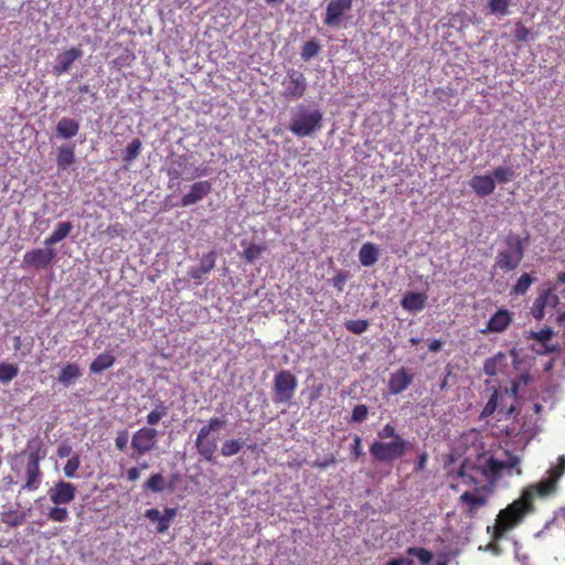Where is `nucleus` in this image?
<instances>
[{
	"label": "nucleus",
	"instance_id": "1",
	"mask_svg": "<svg viewBox=\"0 0 565 565\" xmlns=\"http://www.w3.org/2000/svg\"><path fill=\"white\" fill-rule=\"evenodd\" d=\"M565 472V456L559 455L556 465L550 468L546 477L534 484L526 487L519 499L499 511L498 535H501L508 529H515L520 525L527 514L535 511L534 498H545L553 495L557 491V483Z\"/></svg>",
	"mask_w": 565,
	"mask_h": 565
},
{
	"label": "nucleus",
	"instance_id": "2",
	"mask_svg": "<svg viewBox=\"0 0 565 565\" xmlns=\"http://www.w3.org/2000/svg\"><path fill=\"white\" fill-rule=\"evenodd\" d=\"M505 456V459H498L491 455L486 458L480 471L487 484L476 488L473 492H465L460 495V503L466 508V513L469 516H475L480 508L487 505L489 494L493 491V487L503 473L507 476H513V473L521 476L520 457L508 451Z\"/></svg>",
	"mask_w": 565,
	"mask_h": 565
},
{
	"label": "nucleus",
	"instance_id": "3",
	"mask_svg": "<svg viewBox=\"0 0 565 565\" xmlns=\"http://www.w3.org/2000/svg\"><path fill=\"white\" fill-rule=\"evenodd\" d=\"M530 238L527 233L522 237L513 231H509L500 242L494 268L504 273L515 270L524 257Z\"/></svg>",
	"mask_w": 565,
	"mask_h": 565
},
{
	"label": "nucleus",
	"instance_id": "4",
	"mask_svg": "<svg viewBox=\"0 0 565 565\" xmlns=\"http://www.w3.org/2000/svg\"><path fill=\"white\" fill-rule=\"evenodd\" d=\"M28 455L25 467V483L22 486L23 491H36L42 483L43 472L41 470V460L45 458L43 450V441L39 437H33L26 443V449L21 456Z\"/></svg>",
	"mask_w": 565,
	"mask_h": 565
},
{
	"label": "nucleus",
	"instance_id": "5",
	"mask_svg": "<svg viewBox=\"0 0 565 565\" xmlns=\"http://www.w3.org/2000/svg\"><path fill=\"white\" fill-rule=\"evenodd\" d=\"M413 445L411 441L404 439V437H397L388 441L374 440L370 445V455L372 458L380 462H392L397 459L404 458L407 452L412 449Z\"/></svg>",
	"mask_w": 565,
	"mask_h": 565
},
{
	"label": "nucleus",
	"instance_id": "6",
	"mask_svg": "<svg viewBox=\"0 0 565 565\" xmlns=\"http://www.w3.org/2000/svg\"><path fill=\"white\" fill-rule=\"evenodd\" d=\"M323 114L317 109L299 106L292 114L289 130L298 137L311 136L321 128Z\"/></svg>",
	"mask_w": 565,
	"mask_h": 565
},
{
	"label": "nucleus",
	"instance_id": "7",
	"mask_svg": "<svg viewBox=\"0 0 565 565\" xmlns=\"http://www.w3.org/2000/svg\"><path fill=\"white\" fill-rule=\"evenodd\" d=\"M225 419L213 417L203 425L196 436L195 447L198 454L206 461H214L217 449V437H211L212 433L222 429L225 426Z\"/></svg>",
	"mask_w": 565,
	"mask_h": 565
},
{
	"label": "nucleus",
	"instance_id": "8",
	"mask_svg": "<svg viewBox=\"0 0 565 565\" xmlns=\"http://www.w3.org/2000/svg\"><path fill=\"white\" fill-rule=\"evenodd\" d=\"M298 385L297 377L290 370H280L274 376L273 402L275 404L289 403L292 401Z\"/></svg>",
	"mask_w": 565,
	"mask_h": 565
},
{
	"label": "nucleus",
	"instance_id": "9",
	"mask_svg": "<svg viewBox=\"0 0 565 565\" xmlns=\"http://www.w3.org/2000/svg\"><path fill=\"white\" fill-rule=\"evenodd\" d=\"M515 395L516 386L513 388L512 394H509L507 388L502 391L495 390L492 396H490L489 401L483 406L481 417L488 418L498 411V414L500 416L498 420L508 419L515 413L516 408L514 404L507 405L504 403V398L514 397Z\"/></svg>",
	"mask_w": 565,
	"mask_h": 565
},
{
	"label": "nucleus",
	"instance_id": "10",
	"mask_svg": "<svg viewBox=\"0 0 565 565\" xmlns=\"http://www.w3.org/2000/svg\"><path fill=\"white\" fill-rule=\"evenodd\" d=\"M281 96L287 100H298L306 95L308 82L302 72L289 68L281 82Z\"/></svg>",
	"mask_w": 565,
	"mask_h": 565
},
{
	"label": "nucleus",
	"instance_id": "11",
	"mask_svg": "<svg viewBox=\"0 0 565 565\" xmlns=\"http://www.w3.org/2000/svg\"><path fill=\"white\" fill-rule=\"evenodd\" d=\"M159 431L154 427H141L132 434V448L137 456H143L156 447Z\"/></svg>",
	"mask_w": 565,
	"mask_h": 565
},
{
	"label": "nucleus",
	"instance_id": "12",
	"mask_svg": "<svg viewBox=\"0 0 565 565\" xmlns=\"http://www.w3.org/2000/svg\"><path fill=\"white\" fill-rule=\"evenodd\" d=\"M352 3L353 0H330L327 4L323 23L328 26H339L351 10Z\"/></svg>",
	"mask_w": 565,
	"mask_h": 565
},
{
	"label": "nucleus",
	"instance_id": "13",
	"mask_svg": "<svg viewBox=\"0 0 565 565\" xmlns=\"http://www.w3.org/2000/svg\"><path fill=\"white\" fill-rule=\"evenodd\" d=\"M47 494L54 505H65L76 498V486L61 480L47 490Z\"/></svg>",
	"mask_w": 565,
	"mask_h": 565
},
{
	"label": "nucleus",
	"instance_id": "14",
	"mask_svg": "<svg viewBox=\"0 0 565 565\" xmlns=\"http://www.w3.org/2000/svg\"><path fill=\"white\" fill-rule=\"evenodd\" d=\"M558 301L559 298L554 294L552 288L543 290L535 298L533 307L530 309V313H532L533 317L540 321L544 318L545 308H555L558 305Z\"/></svg>",
	"mask_w": 565,
	"mask_h": 565
},
{
	"label": "nucleus",
	"instance_id": "15",
	"mask_svg": "<svg viewBox=\"0 0 565 565\" xmlns=\"http://www.w3.org/2000/svg\"><path fill=\"white\" fill-rule=\"evenodd\" d=\"M189 159L185 154L178 156L173 161L170 168L167 170V175L170 178V181L179 180L182 174L190 172L191 175L185 179L191 180L198 178L202 174V171L199 168H194L193 170L189 169Z\"/></svg>",
	"mask_w": 565,
	"mask_h": 565
},
{
	"label": "nucleus",
	"instance_id": "16",
	"mask_svg": "<svg viewBox=\"0 0 565 565\" xmlns=\"http://www.w3.org/2000/svg\"><path fill=\"white\" fill-rule=\"evenodd\" d=\"M513 319L514 315L512 312L507 309H499L490 316L486 328L481 332H503L513 323Z\"/></svg>",
	"mask_w": 565,
	"mask_h": 565
},
{
	"label": "nucleus",
	"instance_id": "17",
	"mask_svg": "<svg viewBox=\"0 0 565 565\" xmlns=\"http://www.w3.org/2000/svg\"><path fill=\"white\" fill-rule=\"evenodd\" d=\"M212 191L210 181L195 182L190 192L185 193L181 199V206H191L207 196Z\"/></svg>",
	"mask_w": 565,
	"mask_h": 565
},
{
	"label": "nucleus",
	"instance_id": "18",
	"mask_svg": "<svg viewBox=\"0 0 565 565\" xmlns=\"http://www.w3.org/2000/svg\"><path fill=\"white\" fill-rule=\"evenodd\" d=\"M413 375L405 366L393 372L388 380V391L391 394L397 395L404 392L412 383Z\"/></svg>",
	"mask_w": 565,
	"mask_h": 565
},
{
	"label": "nucleus",
	"instance_id": "19",
	"mask_svg": "<svg viewBox=\"0 0 565 565\" xmlns=\"http://www.w3.org/2000/svg\"><path fill=\"white\" fill-rule=\"evenodd\" d=\"M53 258L54 252L51 248L32 249L24 255V262L38 269L46 268Z\"/></svg>",
	"mask_w": 565,
	"mask_h": 565
},
{
	"label": "nucleus",
	"instance_id": "20",
	"mask_svg": "<svg viewBox=\"0 0 565 565\" xmlns=\"http://www.w3.org/2000/svg\"><path fill=\"white\" fill-rule=\"evenodd\" d=\"M216 263V252L211 250L201 258L199 267H192L188 270V276L191 277L196 284H201L203 276L212 271Z\"/></svg>",
	"mask_w": 565,
	"mask_h": 565
},
{
	"label": "nucleus",
	"instance_id": "21",
	"mask_svg": "<svg viewBox=\"0 0 565 565\" xmlns=\"http://www.w3.org/2000/svg\"><path fill=\"white\" fill-rule=\"evenodd\" d=\"M469 186L480 198L490 195L497 188L495 181L489 174L475 175L470 179Z\"/></svg>",
	"mask_w": 565,
	"mask_h": 565
},
{
	"label": "nucleus",
	"instance_id": "22",
	"mask_svg": "<svg viewBox=\"0 0 565 565\" xmlns=\"http://www.w3.org/2000/svg\"><path fill=\"white\" fill-rule=\"evenodd\" d=\"M83 52L78 47H71L61 53L57 57V65L53 66L54 74L62 75L66 73L70 70L71 64L81 58Z\"/></svg>",
	"mask_w": 565,
	"mask_h": 565
},
{
	"label": "nucleus",
	"instance_id": "23",
	"mask_svg": "<svg viewBox=\"0 0 565 565\" xmlns=\"http://www.w3.org/2000/svg\"><path fill=\"white\" fill-rule=\"evenodd\" d=\"M483 466V462L480 465H469L467 460L462 461L457 476L461 478L462 483L467 487L478 488L479 481L477 475L481 476L480 468Z\"/></svg>",
	"mask_w": 565,
	"mask_h": 565
},
{
	"label": "nucleus",
	"instance_id": "24",
	"mask_svg": "<svg viewBox=\"0 0 565 565\" xmlns=\"http://www.w3.org/2000/svg\"><path fill=\"white\" fill-rule=\"evenodd\" d=\"M427 296L420 292H406L401 305L404 310L411 313H418L426 307Z\"/></svg>",
	"mask_w": 565,
	"mask_h": 565
},
{
	"label": "nucleus",
	"instance_id": "25",
	"mask_svg": "<svg viewBox=\"0 0 565 565\" xmlns=\"http://www.w3.org/2000/svg\"><path fill=\"white\" fill-rule=\"evenodd\" d=\"M79 121L75 118L63 117L60 119L57 127H55V131L57 135L64 139H68L75 137L79 132Z\"/></svg>",
	"mask_w": 565,
	"mask_h": 565
},
{
	"label": "nucleus",
	"instance_id": "26",
	"mask_svg": "<svg viewBox=\"0 0 565 565\" xmlns=\"http://www.w3.org/2000/svg\"><path fill=\"white\" fill-rule=\"evenodd\" d=\"M505 354L498 352L495 355L488 358L483 363V372L488 376H495L500 370L505 366Z\"/></svg>",
	"mask_w": 565,
	"mask_h": 565
},
{
	"label": "nucleus",
	"instance_id": "27",
	"mask_svg": "<svg viewBox=\"0 0 565 565\" xmlns=\"http://www.w3.org/2000/svg\"><path fill=\"white\" fill-rule=\"evenodd\" d=\"M379 249L374 243H364L362 247H360V253H358V258L363 266L370 267L377 262Z\"/></svg>",
	"mask_w": 565,
	"mask_h": 565
},
{
	"label": "nucleus",
	"instance_id": "28",
	"mask_svg": "<svg viewBox=\"0 0 565 565\" xmlns=\"http://www.w3.org/2000/svg\"><path fill=\"white\" fill-rule=\"evenodd\" d=\"M116 363V358L108 352H103L94 359L89 365L90 373L100 374Z\"/></svg>",
	"mask_w": 565,
	"mask_h": 565
},
{
	"label": "nucleus",
	"instance_id": "29",
	"mask_svg": "<svg viewBox=\"0 0 565 565\" xmlns=\"http://www.w3.org/2000/svg\"><path fill=\"white\" fill-rule=\"evenodd\" d=\"M554 335V331L551 328H544L540 331H530V334H527V339H533L542 343V351L541 353H551L556 350V347L547 345L546 341L551 340Z\"/></svg>",
	"mask_w": 565,
	"mask_h": 565
},
{
	"label": "nucleus",
	"instance_id": "30",
	"mask_svg": "<svg viewBox=\"0 0 565 565\" xmlns=\"http://www.w3.org/2000/svg\"><path fill=\"white\" fill-rule=\"evenodd\" d=\"M72 227H73V225L71 222L60 223L57 226H55V230L53 231V233L49 237H46V239L44 241V244L46 246L53 245V244H58V242L64 241L70 235Z\"/></svg>",
	"mask_w": 565,
	"mask_h": 565
},
{
	"label": "nucleus",
	"instance_id": "31",
	"mask_svg": "<svg viewBox=\"0 0 565 565\" xmlns=\"http://www.w3.org/2000/svg\"><path fill=\"white\" fill-rule=\"evenodd\" d=\"M142 488L143 491H151L152 493H162V491H167L163 475L161 472H154L152 476L148 477Z\"/></svg>",
	"mask_w": 565,
	"mask_h": 565
},
{
	"label": "nucleus",
	"instance_id": "32",
	"mask_svg": "<svg viewBox=\"0 0 565 565\" xmlns=\"http://www.w3.org/2000/svg\"><path fill=\"white\" fill-rule=\"evenodd\" d=\"M81 367L76 363H68L62 369L58 381L61 384L68 386L81 376Z\"/></svg>",
	"mask_w": 565,
	"mask_h": 565
},
{
	"label": "nucleus",
	"instance_id": "33",
	"mask_svg": "<svg viewBox=\"0 0 565 565\" xmlns=\"http://www.w3.org/2000/svg\"><path fill=\"white\" fill-rule=\"evenodd\" d=\"M244 445V439H225L221 446V455L224 458H231V456H236L242 450Z\"/></svg>",
	"mask_w": 565,
	"mask_h": 565
},
{
	"label": "nucleus",
	"instance_id": "34",
	"mask_svg": "<svg viewBox=\"0 0 565 565\" xmlns=\"http://www.w3.org/2000/svg\"><path fill=\"white\" fill-rule=\"evenodd\" d=\"M535 278L531 274H522L521 277L516 280L515 285L512 288V296H524L527 290L531 288Z\"/></svg>",
	"mask_w": 565,
	"mask_h": 565
},
{
	"label": "nucleus",
	"instance_id": "35",
	"mask_svg": "<svg viewBox=\"0 0 565 565\" xmlns=\"http://www.w3.org/2000/svg\"><path fill=\"white\" fill-rule=\"evenodd\" d=\"M499 514L495 519V524L493 526H488L487 532L490 535V539H492V542L489 543L488 550L498 553L499 552V542L507 535L508 532L512 531L513 529L505 530L501 535H498V529H499Z\"/></svg>",
	"mask_w": 565,
	"mask_h": 565
},
{
	"label": "nucleus",
	"instance_id": "36",
	"mask_svg": "<svg viewBox=\"0 0 565 565\" xmlns=\"http://www.w3.org/2000/svg\"><path fill=\"white\" fill-rule=\"evenodd\" d=\"M145 516L149 521L158 522V525H157L158 533H164L171 526V521L163 519L161 516L160 510H157V509L147 510V511H145Z\"/></svg>",
	"mask_w": 565,
	"mask_h": 565
},
{
	"label": "nucleus",
	"instance_id": "37",
	"mask_svg": "<svg viewBox=\"0 0 565 565\" xmlns=\"http://www.w3.org/2000/svg\"><path fill=\"white\" fill-rule=\"evenodd\" d=\"M1 520L10 527H17L24 523L25 514L18 510H9L2 513Z\"/></svg>",
	"mask_w": 565,
	"mask_h": 565
},
{
	"label": "nucleus",
	"instance_id": "38",
	"mask_svg": "<svg viewBox=\"0 0 565 565\" xmlns=\"http://www.w3.org/2000/svg\"><path fill=\"white\" fill-rule=\"evenodd\" d=\"M511 0H489L488 12L493 15L504 17L510 13Z\"/></svg>",
	"mask_w": 565,
	"mask_h": 565
},
{
	"label": "nucleus",
	"instance_id": "39",
	"mask_svg": "<svg viewBox=\"0 0 565 565\" xmlns=\"http://www.w3.org/2000/svg\"><path fill=\"white\" fill-rule=\"evenodd\" d=\"M168 413V407L164 405L163 402H160L156 405L153 409H151L147 417V424L150 426L157 425Z\"/></svg>",
	"mask_w": 565,
	"mask_h": 565
},
{
	"label": "nucleus",
	"instance_id": "40",
	"mask_svg": "<svg viewBox=\"0 0 565 565\" xmlns=\"http://www.w3.org/2000/svg\"><path fill=\"white\" fill-rule=\"evenodd\" d=\"M74 162V150L72 147H62L57 153V164L60 169L65 170Z\"/></svg>",
	"mask_w": 565,
	"mask_h": 565
},
{
	"label": "nucleus",
	"instance_id": "41",
	"mask_svg": "<svg viewBox=\"0 0 565 565\" xmlns=\"http://www.w3.org/2000/svg\"><path fill=\"white\" fill-rule=\"evenodd\" d=\"M344 327L354 334H361L369 330L370 322L366 319H350L345 321Z\"/></svg>",
	"mask_w": 565,
	"mask_h": 565
},
{
	"label": "nucleus",
	"instance_id": "42",
	"mask_svg": "<svg viewBox=\"0 0 565 565\" xmlns=\"http://www.w3.org/2000/svg\"><path fill=\"white\" fill-rule=\"evenodd\" d=\"M492 177L494 178V181H498L499 183H508L515 177V171L513 168L498 167L492 170Z\"/></svg>",
	"mask_w": 565,
	"mask_h": 565
},
{
	"label": "nucleus",
	"instance_id": "43",
	"mask_svg": "<svg viewBox=\"0 0 565 565\" xmlns=\"http://www.w3.org/2000/svg\"><path fill=\"white\" fill-rule=\"evenodd\" d=\"M142 143L139 138H135L128 143L124 152V160L126 162L134 161L141 152Z\"/></svg>",
	"mask_w": 565,
	"mask_h": 565
},
{
	"label": "nucleus",
	"instance_id": "44",
	"mask_svg": "<svg viewBox=\"0 0 565 565\" xmlns=\"http://www.w3.org/2000/svg\"><path fill=\"white\" fill-rule=\"evenodd\" d=\"M266 250L265 244H249L248 247H245L243 250V257L245 262L253 263L255 259H258L263 252Z\"/></svg>",
	"mask_w": 565,
	"mask_h": 565
},
{
	"label": "nucleus",
	"instance_id": "45",
	"mask_svg": "<svg viewBox=\"0 0 565 565\" xmlns=\"http://www.w3.org/2000/svg\"><path fill=\"white\" fill-rule=\"evenodd\" d=\"M18 374V366L10 363H0V382L9 383Z\"/></svg>",
	"mask_w": 565,
	"mask_h": 565
},
{
	"label": "nucleus",
	"instance_id": "46",
	"mask_svg": "<svg viewBox=\"0 0 565 565\" xmlns=\"http://www.w3.org/2000/svg\"><path fill=\"white\" fill-rule=\"evenodd\" d=\"M47 518L52 522L63 523L68 519V511L66 508H62L61 505H54L47 511Z\"/></svg>",
	"mask_w": 565,
	"mask_h": 565
},
{
	"label": "nucleus",
	"instance_id": "47",
	"mask_svg": "<svg viewBox=\"0 0 565 565\" xmlns=\"http://www.w3.org/2000/svg\"><path fill=\"white\" fill-rule=\"evenodd\" d=\"M350 279L348 271L339 270L331 278V284L338 292H343L347 281Z\"/></svg>",
	"mask_w": 565,
	"mask_h": 565
},
{
	"label": "nucleus",
	"instance_id": "48",
	"mask_svg": "<svg viewBox=\"0 0 565 565\" xmlns=\"http://www.w3.org/2000/svg\"><path fill=\"white\" fill-rule=\"evenodd\" d=\"M407 553L412 556L417 557L418 561L422 562L423 564H429L433 558L430 551H428L425 547H408Z\"/></svg>",
	"mask_w": 565,
	"mask_h": 565
},
{
	"label": "nucleus",
	"instance_id": "49",
	"mask_svg": "<svg viewBox=\"0 0 565 565\" xmlns=\"http://www.w3.org/2000/svg\"><path fill=\"white\" fill-rule=\"evenodd\" d=\"M319 50L320 44L311 40L302 46V52H300V56H302V61L308 62L318 54Z\"/></svg>",
	"mask_w": 565,
	"mask_h": 565
},
{
	"label": "nucleus",
	"instance_id": "50",
	"mask_svg": "<svg viewBox=\"0 0 565 565\" xmlns=\"http://www.w3.org/2000/svg\"><path fill=\"white\" fill-rule=\"evenodd\" d=\"M81 467V457L79 455H75L67 459L65 466H64V475L67 478H73L76 476V472L78 471Z\"/></svg>",
	"mask_w": 565,
	"mask_h": 565
},
{
	"label": "nucleus",
	"instance_id": "51",
	"mask_svg": "<svg viewBox=\"0 0 565 565\" xmlns=\"http://www.w3.org/2000/svg\"><path fill=\"white\" fill-rule=\"evenodd\" d=\"M376 435L377 438H380V440H386V438H390L391 440L404 438L403 436L396 433L395 427L391 423L385 424L383 428L377 431Z\"/></svg>",
	"mask_w": 565,
	"mask_h": 565
},
{
	"label": "nucleus",
	"instance_id": "52",
	"mask_svg": "<svg viewBox=\"0 0 565 565\" xmlns=\"http://www.w3.org/2000/svg\"><path fill=\"white\" fill-rule=\"evenodd\" d=\"M369 407L365 404H358L353 407L351 422L362 423L367 419Z\"/></svg>",
	"mask_w": 565,
	"mask_h": 565
},
{
	"label": "nucleus",
	"instance_id": "53",
	"mask_svg": "<svg viewBox=\"0 0 565 565\" xmlns=\"http://www.w3.org/2000/svg\"><path fill=\"white\" fill-rule=\"evenodd\" d=\"M136 57L134 56V52H130L129 50H125L124 54L116 60H113V65L118 67H124L127 65H130V62H132Z\"/></svg>",
	"mask_w": 565,
	"mask_h": 565
},
{
	"label": "nucleus",
	"instance_id": "54",
	"mask_svg": "<svg viewBox=\"0 0 565 565\" xmlns=\"http://www.w3.org/2000/svg\"><path fill=\"white\" fill-rule=\"evenodd\" d=\"M350 455L354 460L363 456V448L361 447L360 436L353 437V441L350 445Z\"/></svg>",
	"mask_w": 565,
	"mask_h": 565
},
{
	"label": "nucleus",
	"instance_id": "55",
	"mask_svg": "<svg viewBox=\"0 0 565 565\" xmlns=\"http://www.w3.org/2000/svg\"><path fill=\"white\" fill-rule=\"evenodd\" d=\"M116 448L120 451H124L127 448L128 444V431L122 429L117 433V437L115 438Z\"/></svg>",
	"mask_w": 565,
	"mask_h": 565
},
{
	"label": "nucleus",
	"instance_id": "56",
	"mask_svg": "<svg viewBox=\"0 0 565 565\" xmlns=\"http://www.w3.org/2000/svg\"><path fill=\"white\" fill-rule=\"evenodd\" d=\"M334 463H335V458L333 457V455H331L330 457L326 458L324 460L313 461L312 467L318 470H326L328 467H330Z\"/></svg>",
	"mask_w": 565,
	"mask_h": 565
},
{
	"label": "nucleus",
	"instance_id": "57",
	"mask_svg": "<svg viewBox=\"0 0 565 565\" xmlns=\"http://www.w3.org/2000/svg\"><path fill=\"white\" fill-rule=\"evenodd\" d=\"M427 460H428V455L426 452H422L419 456H418V460L417 462H415V466H414V471L415 472H422L425 470L426 468V465H427Z\"/></svg>",
	"mask_w": 565,
	"mask_h": 565
},
{
	"label": "nucleus",
	"instance_id": "58",
	"mask_svg": "<svg viewBox=\"0 0 565 565\" xmlns=\"http://www.w3.org/2000/svg\"><path fill=\"white\" fill-rule=\"evenodd\" d=\"M122 232H124L122 226L119 225V223H116L115 225H108L106 228V234L109 237L121 236Z\"/></svg>",
	"mask_w": 565,
	"mask_h": 565
},
{
	"label": "nucleus",
	"instance_id": "59",
	"mask_svg": "<svg viewBox=\"0 0 565 565\" xmlns=\"http://www.w3.org/2000/svg\"><path fill=\"white\" fill-rule=\"evenodd\" d=\"M127 480L135 482L140 478V469L138 467L129 468L126 472Z\"/></svg>",
	"mask_w": 565,
	"mask_h": 565
},
{
	"label": "nucleus",
	"instance_id": "60",
	"mask_svg": "<svg viewBox=\"0 0 565 565\" xmlns=\"http://www.w3.org/2000/svg\"><path fill=\"white\" fill-rule=\"evenodd\" d=\"M179 480H180V475L178 472L170 476V480H168V482H166L167 491H174Z\"/></svg>",
	"mask_w": 565,
	"mask_h": 565
},
{
	"label": "nucleus",
	"instance_id": "61",
	"mask_svg": "<svg viewBox=\"0 0 565 565\" xmlns=\"http://www.w3.org/2000/svg\"><path fill=\"white\" fill-rule=\"evenodd\" d=\"M178 510L172 508H167L161 513V516L168 521H173L177 516Z\"/></svg>",
	"mask_w": 565,
	"mask_h": 565
},
{
	"label": "nucleus",
	"instance_id": "62",
	"mask_svg": "<svg viewBox=\"0 0 565 565\" xmlns=\"http://www.w3.org/2000/svg\"><path fill=\"white\" fill-rule=\"evenodd\" d=\"M559 515H562V516H564V518H565V510H559V511L555 514V516H554V519H553L552 521H550V522H546V523H545V525H544V527H543V530H542V531L550 530V529H551V527L556 523L557 518H558Z\"/></svg>",
	"mask_w": 565,
	"mask_h": 565
},
{
	"label": "nucleus",
	"instance_id": "63",
	"mask_svg": "<svg viewBox=\"0 0 565 565\" xmlns=\"http://www.w3.org/2000/svg\"><path fill=\"white\" fill-rule=\"evenodd\" d=\"M443 349V342L440 340H433L428 344V350L431 352H438Z\"/></svg>",
	"mask_w": 565,
	"mask_h": 565
},
{
	"label": "nucleus",
	"instance_id": "64",
	"mask_svg": "<svg viewBox=\"0 0 565 565\" xmlns=\"http://www.w3.org/2000/svg\"><path fill=\"white\" fill-rule=\"evenodd\" d=\"M412 564H413L412 561H407L405 558L392 559L386 563V565H412Z\"/></svg>",
	"mask_w": 565,
	"mask_h": 565
}]
</instances>
